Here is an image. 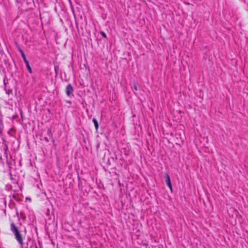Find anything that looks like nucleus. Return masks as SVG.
<instances>
[{
	"mask_svg": "<svg viewBox=\"0 0 248 248\" xmlns=\"http://www.w3.org/2000/svg\"><path fill=\"white\" fill-rule=\"evenodd\" d=\"M19 51L21 53V56H22V58L24 60V62L26 63V62H28V61H27V60L26 59V56L23 52V51L21 50V49H20L19 50Z\"/></svg>",
	"mask_w": 248,
	"mask_h": 248,
	"instance_id": "nucleus-4",
	"label": "nucleus"
},
{
	"mask_svg": "<svg viewBox=\"0 0 248 248\" xmlns=\"http://www.w3.org/2000/svg\"><path fill=\"white\" fill-rule=\"evenodd\" d=\"M11 230L14 234L16 239L20 244L21 247H23V241L22 235L19 232L18 229L14 223L11 224Z\"/></svg>",
	"mask_w": 248,
	"mask_h": 248,
	"instance_id": "nucleus-1",
	"label": "nucleus"
},
{
	"mask_svg": "<svg viewBox=\"0 0 248 248\" xmlns=\"http://www.w3.org/2000/svg\"><path fill=\"white\" fill-rule=\"evenodd\" d=\"M135 90H137V87H136V86H135Z\"/></svg>",
	"mask_w": 248,
	"mask_h": 248,
	"instance_id": "nucleus-9",
	"label": "nucleus"
},
{
	"mask_svg": "<svg viewBox=\"0 0 248 248\" xmlns=\"http://www.w3.org/2000/svg\"><path fill=\"white\" fill-rule=\"evenodd\" d=\"M6 93L8 94H9L10 93H12V90L6 91Z\"/></svg>",
	"mask_w": 248,
	"mask_h": 248,
	"instance_id": "nucleus-8",
	"label": "nucleus"
},
{
	"mask_svg": "<svg viewBox=\"0 0 248 248\" xmlns=\"http://www.w3.org/2000/svg\"><path fill=\"white\" fill-rule=\"evenodd\" d=\"M166 183L167 184L168 186L169 187L170 190L171 191L172 190V186L170 180V176L168 174H166Z\"/></svg>",
	"mask_w": 248,
	"mask_h": 248,
	"instance_id": "nucleus-3",
	"label": "nucleus"
},
{
	"mask_svg": "<svg viewBox=\"0 0 248 248\" xmlns=\"http://www.w3.org/2000/svg\"><path fill=\"white\" fill-rule=\"evenodd\" d=\"M26 66L27 67V69H28V70L29 71V72L30 73H31V69L29 65V62H26Z\"/></svg>",
	"mask_w": 248,
	"mask_h": 248,
	"instance_id": "nucleus-6",
	"label": "nucleus"
},
{
	"mask_svg": "<svg viewBox=\"0 0 248 248\" xmlns=\"http://www.w3.org/2000/svg\"><path fill=\"white\" fill-rule=\"evenodd\" d=\"M93 122L94 123L95 129L97 130L98 129V127H99L98 124V122H97V120L95 118H93Z\"/></svg>",
	"mask_w": 248,
	"mask_h": 248,
	"instance_id": "nucleus-5",
	"label": "nucleus"
},
{
	"mask_svg": "<svg viewBox=\"0 0 248 248\" xmlns=\"http://www.w3.org/2000/svg\"><path fill=\"white\" fill-rule=\"evenodd\" d=\"M101 33L102 35L104 37H105V38H106V37H107L106 34H105V32H101Z\"/></svg>",
	"mask_w": 248,
	"mask_h": 248,
	"instance_id": "nucleus-7",
	"label": "nucleus"
},
{
	"mask_svg": "<svg viewBox=\"0 0 248 248\" xmlns=\"http://www.w3.org/2000/svg\"><path fill=\"white\" fill-rule=\"evenodd\" d=\"M73 88L71 84H68L66 88V93L68 96H70L73 94Z\"/></svg>",
	"mask_w": 248,
	"mask_h": 248,
	"instance_id": "nucleus-2",
	"label": "nucleus"
}]
</instances>
